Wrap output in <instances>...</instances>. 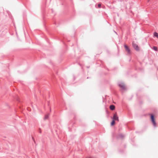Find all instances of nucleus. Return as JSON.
<instances>
[{
  "mask_svg": "<svg viewBox=\"0 0 158 158\" xmlns=\"http://www.w3.org/2000/svg\"><path fill=\"white\" fill-rule=\"evenodd\" d=\"M49 114H47L44 117V119L46 120V119H48V118H49Z\"/></svg>",
  "mask_w": 158,
  "mask_h": 158,
  "instance_id": "nucleus-7",
  "label": "nucleus"
},
{
  "mask_svg": "<svg viewBox=\"0 0 158 158\" xmlns=\"http://www.w3.org/2000/svg\"><path fill=\"white\" fill-rule=\"evenodd\" d=\"M150 120L154 127H157L156 123L155 120V115L152 114H150Z\"/></svg>",
  "mask_w": 158,
  "mask_h": 158,
  "instance_id": "nucleus-1",
  "label": "nucleus"
},
{
  "mask_svg": "<svg viewBox=\"0 0 158 158\" xmlns=\"http://www.w3.org/2000/svg\"><path fill=\"white\" fill-rule=\"evenodd\" d=\"M132 45L134 47V48L135 49L136 51H139V48L138 46V45L135 44L134 43H132Z\"/></svg>",
  "mask_w": 158,
  "mask_h": 158,
  "instance_id": "nucleus-3",
  "label": "nucleus"
},
{
  "mask_svg": "<svg viewBox=\"0 0 158 158\" xmlns=\"http://www.w3.org/2000/svg\"><path fill=\"white\" fill-rule=\"evenodd\" d=\"M115 123V122L114 120H113L112 121L110 125L111 126H114Z\"/></svg>",
  "mask_w": 158,
  "mask_h": 158,
  "instance_id": "nucleus-9",
  "label": "nucleus"
},
{
  "mask_svg": "<svg viewBox=\"0 0 158 158\" xmlns=\"http://www.w3.org/2000/svg\"><path fill=\"white\" fill-rule=\"evenodd\" d=\"M119 87L122 90H125L126 89V88L124 83L122 82H119L118 83Z\"/></svg>",
  "mask_w": 158,
  "mask_h": 158,
  "instance_id": "nucleus-2",
  "label": "nucleus"
},
{
  "mask_svg": "<svg viewBox=\"0 0 158 158\" xmlns=\"http://www.w3.org/2000/svg\"><path fill=\"white\" fill-rule=\"evenodd\" d=\"M153 49L155 51H157V48L156 46H153Z\"/></svg>",
  "mask_w": 158,
  "mask_h": 158,
  "instance_id": "nucleus-11",
  "label": "nucleus"
},
{
  "mask_svg": "<svg viewBox=\"0 0 158 158\" xmlns=\"http://www.w3.org/2000/svg\"><path fill=\"white\" fill-rule=\"evenodd\" d=\"M113 120H117L118 121H119L118 118V116L117 115V113H115L113 115Z\"/></svg>",
  "mask_w": 158,
  "mask_h": 158,
  "instance_id": "nucleus-4",
  "label": "nucleus"
},
{
  "mask_svg": "<svg viewBox=\"0 0 158 158\" xmlns=\"http://www.w3.org/2000/svg\"><path fill=\"white\" fill-rule=\"evenodd\" d=\"M115 106L113 105H111L110 106V108L111 110H113L115 109Z\"/></svg>",
  "mask_w": 158,
  "mask_h": 158,
  "instance_id": "nucleus-6",
  "label": "nucleus"
},
{
  "mask_svg": "<svg viewBox=\"0 0 158 158\" xmlns=\"http://www.w3.org/2000/svg\"><path fill=\"white\" fill-rule=\"evenodd\" d=\"M124 47L125 48V50L129 54L130 53V50L128 47L126 45H124Z\"/></svg>",
  "mask_w": 158,
  "mask_h": 158,
  "instance_id": "nucleus-5",
  "label": "nucleus"
},
{
  "mask_svg": "<svg viewBox=\"0 0 158 158\" xmlns=\"http://www.w3.org/2000/svg\"><path fill=\"white\" fill-rule=\"evenodd\" d=\"M124 135L122 134H119L118 135V137L123 138L124 137Z\"/></svg>",
  "mask_w": 158,
  "mask_h": 158,
  "instance_id": "nucleus-8",
  "label": "nucleus"
},
{
  "mask_svg": "<svg viewBox=\"0 0 158 158\" xmlns=\"http://www.w3.org/2000/svg\"><path fill=\"white\" fill-rule=\"evenodd\" d=\"M154 36L158 38V33L156 32H155L154 33Z\"/></svg>",
  "mask_w": 158,
  "mask_h": 158,
  "instance_id": "nucleus-10",
  "label": "nucleus"
},
{
  "mask_svg": "<svg viewBox=\"0 0 158 158\" xmlns=\"http://www.w3.org/2000/svg\"><path fill=\"white\" fill-rule=\"evenodd\" d=\"M98 8H100L101 6V4L100 3L98 4Z\"/></svg>",
  "mask_w": 158,
  "mask_h": 158,
  "instance_id": "nucleus-12",
  "label": "nucleus"
}]
</instances>
